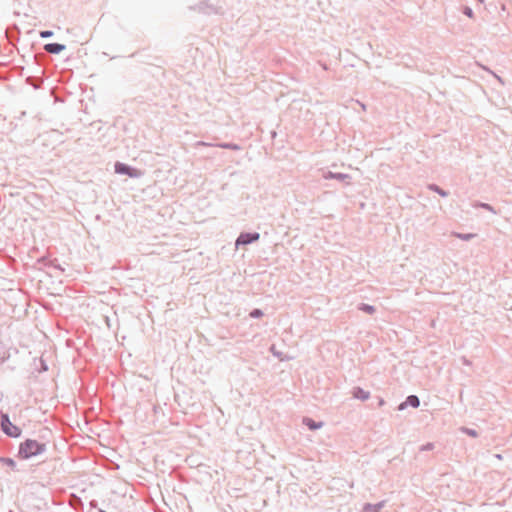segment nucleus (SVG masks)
<instances>
[{
	"label": "nucleus",
	"mask_w": 512,
	"mask_h": 512,
	"mask_svg": "<svg viewBox=\"0 0 512 512\" xmlns=\"http://www.w3.org/2000/svg\"><path fill=\"white\" fill-rule=\"evenodd\" d=\"M324 177H325V179H335V180H338L341 182H346V183H349V180L351 179V176L349 174L339 173V172H331V171H328L324 175Z\"/></svg>",
	"instance_id": "nucleus-7"
},
{
	"label": "nucleus",
	"mask_w": 512,
	"mask_h": 512,
	"mask_svg": "<svg viewBox=\"0 0 512 512\" xmlns=\"http://www.w3.org/2000/svg\"><path fill=\"white\" fill-rule=\"evenodd\" d=\"M197 146H214L213 144L211 143H207V142H204V141H198Z\"/></svg>",
	"instance_id": "nucleus-24"
},
{
	"label": "nucleus",
	"mask_w": 512,
	"mask_h": 512,
	"mask_svg": "<svg viewBox=\"0 0 512 512\" xmlns=\"http://www.w3.org/2000/svg\"><path fill=\"white\" fill-rule=\"evenodd\" d=\"M472 206L474 208H482V209H485L493 214H496V210L494 209L493 206H491L490 204L488 203H484V202H480V201H475Z\"/></svg>",
	"instance_id": "nucleus-13"
},
{
	"label": "nucleus",
	"mask_w": 512,
	"mask_h": 512,
	"mask_svg": "<svg viewBox=\"0 0 512 512\" xmlns=\"http://www.w3.org/2000/svg\"><path fill=\"white\" fill-rule=\"evenodd\" d=\"M215 146L220 147L222 149H229V150H235V151L241 149V147L238 144L232 143V142H222V143L216 144Z\"/></svg>",
	"instance_id": "nucleus-14"
},
{
	"label": "nucleus",
	"mask_w": 512,
	"mask_h": 512,
	"mask_svg": "<svg viewBox=\"0 0 512 512\" xmlns=\"http://www.w3.org/2000/svg\"><path fill=\"white\" fill-rule=\"evenodd\" d=\"M46 451V444L34 439H26L20 443L17 456L21 459H30L43 454Z\"/></svg>",
	"instance_id": "nucleus-1"
},
{
	"label": "nucleus",
	"mask_w": 512,
	"mask_h": 512,
	"mask_svg": "<svg viewBox=\"0 0 512 512\" xmlns=\"http://www.w3.org/2000/svg\"><path fill=\"white\" fill-rule=\"evenodd\" d=\"M408 406H410L412 408H418L420 406V399H419V397L417 395H409V396H407L405 401L401 402L398 405L397 410L403 411Z\"/></svg>",
	"instance_id": "nucleus-5"
},
{
	"label": "nucleus",
	"mask_w": 512,
	"mask_h": 512,
	"mask_svg": "<svg viewBox=\"0 0 512 512\" xmlns=\"http://www.w3.org/2000/svg\"><path fill=\"white\" fill-rule=\"evenodd\" d=\"M65 49H66V46L64 44H60V43H56V42L47 43L44 45V50L47 53L55 54V55L61 53Z\"/></svg>",
	"instance_id": "nucleus-6"
},
{
	"label": "nucleus",
	"mask_w": 512,
	"mask_h": 512,
	"mask_svg": "<svg viewBox=\"0 0 512 512\" xmlns=\"http://www.w3.org/2000/svg\"><path fill=\"white\" fill-rule=\"evenodd\" d=\"M352 396L355 399H359L361 401H366L370 398V392L364 390L363 388L357 386L352 390Z\"/></svg>",
	"instance_id": "nucleus-8"
},
{
	"label": "nucleus",
	"mask_w": 512,
	"mask_h": 512,
	"mask_svg": "<svg viewBox=\"0 0 512 512\" xmlns=\"http://www.w3.org/2000/svg\"><path fill=\"white\" fill-rule=\"evenodd\" d=\"M271 351H272V353H273V355H274V356L278 357L280 360H283V359L281 358V353H280V352H278V351H276L274 346H272V347H271Z\"/></svg>",
	"instance_id": "nucleus-23"
},
{
	"label": "nucleus",
	"mask_w": 512,
	"mask_h": 512,
	"mask_svg": "<svg viewBox=\"0 0 512 512\" xmlns=\"http://www.w3.org/2000/svg\"><path fill=\"white\" fill-rule=\"evenodd\" d=\"M114 171L116 174L126 175L130 178H140L143 175V171L140 169L119 161L115 162Z\"/></svg>",
	"instance_id": "nucleus-3"
},
{
	"label": "nucleus",
	"mask_w": 512,
	"mask_h": 512,
	"mask_svg": "<svg viewBox=\"0 0 512 512\" xmlns=\"http://www.w3.org/2000/svg\"><path fill=\"white\" fill-rule=\"evenodd\" d=\"M197 9L199 12L205 13V14H211V13H217V9L209 4L206 1H202L197 5Z\"/></svg>",
	"instance_id": "nucleus-10"
},
{
	"label": "nucleus",
	"mask_w": 512,
	"mask_h": 512,
	"mask_svg": "<svg viewBox=\"0 0 512 512\" xmlns=\"http://www.w3.org/2000/svg\"><path fill=\"white\" fill-rule=\"evenodd\" d=\"M462 431L465 434H467V435H469L471 437H477L478 436V432L476 430H474V429H471V428L463 427Z\"/></svg>",
	"instance_id": "nucleus-19"
},
{
	"label": "nucleus",
	"mask_w": 512,
	"mask_h": 512,
	"mask_svg": "<svg viewBox=\"0 0 512 512\" xmlns=\"http://www.w3.org/2000/svg\"><path fill=\"white\" fill-rule=\"evenodd\" d=\"M434 448V444L433 443H426L425 445H422L420 450L421 451H429V450H432Z\"/></svg>",
	"instance_id": "nucleus-22"
},
{
	"label": "nucleus",
	"mask_w": 512,
	"mask_h": 512,
	"mask_svg": "<svg viewBox=\"0 0 512 512\" xmlns=\"http://www.w3.org/2000/svg\"><path fill=\"white\" fill-rule=\"evenodd\" d=\"M302 422L311 431L318 430L323 426V422H316L309 417H304Z\"/></svg>",
	"instance_id": "nucleus-11"
},
{
	"label": "nucleus",
	"mask_w": 512,
	"mask_h": 512,
	"mask_svg": "<svg viewBox=\"0 0 512 512\" xmlns=\"http://www.w3.org/2000/svg\"><path fill=\"white\" fill-rule=\"evenodd\" d=\"M463 14L466 15L469 18H472L474 15V12L471 7L465 6L463 9Z\"/></svg>",
	"instance_id": "nucleus-21"
},
{
	"label": "nucleus",
	"mask_w": 512,
	"mask_h": 512,
	"mask_svg": "<svg viewBox=\"0 0 512 512\" xmlns=\"http://www.w3.org/2000/svg\"><path fill=\"white\" fill-rule=\"evenodd\" d=\"M494 76H495V77H496L500 82H502L501 77L497 76L496 74H494Z\"/></svg>",
	"instance_id": "nucleus-27"
},
{
	"label": "nucleus",
	"mask_w": 512,
	"mask_h": 512,
	"mask_svg": "<svg viewBox=\"0 0 512 512\" xmlns=\"http://www.w3.org/2000/svg\"><path fill=\"white\" fill-rule=\"evenodd\" d=\"M455 236L463 241H469L475 237V234L472 233H456Z\"/></svg>",
	"instance_id": "nucleus-17"
},
{
	"label": "nucleus",
	"mask_w": 512,
	"mask_h": 512,
	"mask_svg": "<svg viewBox=\"0 0 512 512\" xmlns=\"http://www.w3.org/2000/svg\"><path fill=\"white\" fill-rule=\"evenodd\" d=\"M264 315L263 311L259 308H254L253 310H251V312L249 313V316L251 318H254V319H259L261 318L262 316Z\"/></svg>",
	"instance_id": "nucleus-18"
},
{
	"label": "nucleus",
	"mask_w": 512,
	"mask_h": 512,
	"mask_svg": "<svg viewBox=\"0 0 512 512\" xmlns=\"http://www.w3.org/2000/svg\"><path fill=\"white\" fill-rule=\"evenodd\" d=\"M260 234L258 232H241L235 241L236 247L246 246L258 241Z\"/></svg>",
	"instance_id": "nucleus-4"
},
{
	"label": "nucleus",
	"mask_w": 512,
	"mask_h": 512,
	"mask_svg": "<svg viewBox=\"0 0 512 512\" xmlns=\"http://www.w3.org/2000/svg\"><path fill=\"white\" fill-rule=\"evenodd\" d=\"M0 427L3 433L11 438H18L21 436L22 430L20 427L14 425L7 413H0Z\"/></svg>",
	"instance_id": "nucleus-2"
},
{
	"label": "nucleus",
	"mask_w": 512,
	"mask_h": 512,
	"mask_svg": "<svg viewBox=\"0 0 512 512\" xmlns=\"http://www.w3.org/2000/svg\"><path fill=\"white\" fill-rule=\"evenodd\" d=\"M0 463L10 467L13 470L16 468L15 460L9 457H0Z\"/></svg>",
	"instance_id": "nucleus-16"
},
{
	"label": "nucleus",
	"mask_w": 512,
	"mask_h": 512,
	"mask_svg": "<svg viewBox=\"0 0 512 512\" xmlns=\"http://www.w3.org/2000/svg\"><path fill=\"white\" fill-rule=\"evenodd\" d=\"M42 368H43V370H47L48 369L47 365L44 362H42Z\"/></svg>",
	"instance_id": "nucleus-26"
},
{
	"label": "nucleus",
	"mask_w": 512,
	"mask_h": 512,
	"mask_svg": "<svg viewBox=\"0 0 512 512\" xmlns=\"http://www.w3.org/2000/svg\"><path fill=\"white\" fill-rule=\"evenodd\" d=\"M428 189L430 191H433L435 193H437L438 195H440L441 197H447L449 195V193L447 191H445L444 189H442L440 186H438L437 184H429L428 186Z\"/></svg>",
	"instance_id": "nucleus-12"
},
{
	"label": "nucleus",
	"mask_w": 512,
	"mask_h": 512,
	"mask_svg": "<svg viewBox=\"0 0 512 512\" xmlns=\"http://www.w3.org/2000/svg\"><path fill=\"white\" fill-rule=\"evenodd\" d=\"M358 310H360V311H362V312H364V313H367V314L372 315V314H374V313H375L376 308H375V306H373V305L366 304V303H361V304H359V306H358Z\"/></svg>",
	"instance_id": "nucleus-15"
},
{
	"label": "nucleus",
	"mask_w": 512,
	"mask_h": 512,
	"mask_svg": "<svg viewBox=\"0 0 512 512\" xmlns=\"http://www.w3.org/2000/svg\"><path fill=\"white\" fill-rule=\"evenodd\" d=\"M53 34L54 33L51 30H42V31L39 32L40 37L44 38V39L52 37Z\"/></svg>",
	"instance_id": "nucleus-20"
},
{
	"label": "nucleus",
	"mask_w": 512,
	"mask_h": 512,
	"mask_svg": "<svg viewBox=\"0 0 512 512\" xmlns=\"http://www.w3.org/2000/svg\"><path fill=\"white\" fill-rule=\"evenodd\" d=\"M385 503V501H380L375 504L365 503L361 509V512H380L385 506Z\"/></svg>",
	"instance_id": "nucleus-9"
},
{
	"label": "nucleus",
	"mask_w": 512,
	"mask_h": 512,
	"mask_svg": "<svg viewBox=\"0 0 512 512\" xmlns=\"http://www.w3.org/2000/svg\"><path fill=\"white\" fill-rule=\"evenodd\" d=\"M378 404H379V406H383V405L385 404L384 399H383V398H380V399H379V403H378Z\"/></svg>",
	"instance_id": "nucleus-25"
}]
</instances>
